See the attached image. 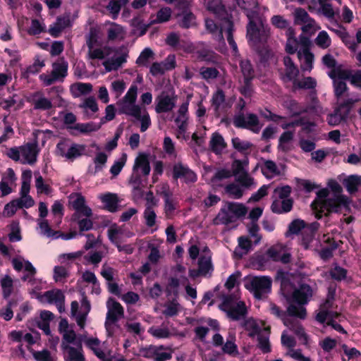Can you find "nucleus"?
<instances>
[{"label":"nucleus","mask_w":361,"mask_h":361,"mask_svg":"<svg viewBox=\"0 0 361 361\" xmlns=\"http://www.w3.org/2000/svg\"><path fill=\"white\" fill-rule=\"evenodd\" d=\"M277 279L280 281L281 290L289 303L286 310L288 316L305 319L307 311L304 306L312 297V287L299 283V279L288 272L278 271Z\"/></svg>","instance_id":"obj_1"},{"label":"nucleus","mask_w":361,"mask_h":361,"mask_svg":"<svg viewBox=\"0 0 361 361\" xmlns=\"http://www.w3.org/2000/svg\"><path fill=\"white\" fill-rule=\"evenodd\" d=\"M107 161V156L104 152H99L96 154L94 159V170L89 169V172L95 175L99 171H101Z\"/></svg>","instance_id":"obj_46"},{"label":"nucleus","mask_w":361,"mask_h":361,"mask_svg":"<svg viewBox=\"0 0 361 361\" xmlns=\"http://www.w3.org/2000/svg\"><path fill=\"white\" fill-rule=\"evenodd\" d=\"M70 202L77 212L82 214L86 217L92 216V209L85 204V199L80 194L71 195L70 196Z\"/></svg>","instance_id":"obj_18"},{"label":"nucleus","mask_w":361,"mask_h":361,"mask_svg":"<svg viewBox=\"0 0 361 361\" xmlns=\"http://www.w3.org/2000/svg\"><path fill=\"white\" fill-rule=\"evenodd\" d=\"M284 64V74L281 78L284 82H292L293 83L296 80L299 75V69L294 64L292 59L290 56H285L283 58Z\"/></svg>","instance_id":"obj_17"},{"label":"nucleus","mask_w":361,"mask_h":361,"mask_svg":"<svg viewBox=\"0 0 361 361\" xmlns=\"http://www.w3.org/2000/svg\"><path fill=\"white\" fill-rule=\"evenodd\" d=\"M44 66V61L41 60L39 56H36L34 63L22 72V77L28 78L31 75L38 73Z\"/></svg>","instance_id":"obj_34"},{"label":"nucleus","mask_w":361,"mask_h":361,"mask_svg":"<svg viewBox=\"0 0 361 361\" xmlns=\"http://www.w3.org/2000/svg\"><path fill=\"white\" fill-rule=\"evenodd\" d=\"M294 134L291 131L283 132L279 139L278 149L283 152H287L290 149L289 143L293 140Z\"/></svg>","instance_id":"obj_40"},{"label":"nucleus","mask_w":361,"mask_h":361,"mask_svg":"<svg viewBox=\"0 0 361 361\" xmlns=\"http://www.w3.org/2000/svg\"><path fill=\"white\" fill-rule=\"evenodd\" d=\"M31 102L35 110L47 111L53 106L51 100L46 98L40 92L32 94Z\"/></svg>","instance_id":"obj_21"},{"label":"nucleus","mask_w":361,"mask_h":361,"mask_svg":"<svg viewBox=\"0 0 361 361\" xmlns=\"http://www.w3.org/2000/svg\"><path fill=\"white\" fill-rule=\"evenodd\" d=\"M50 73H42L39 78L44 86H50L56 82H63L68 75V63L64 58H60L51 65Z\"/></svg>","instance_id":"obj_6"},{"label":"nucleus","mask_w":361,"mask_h":361,"mask_svg":"<svg viewBox=\"0 0 361 361\" xmlns=\"http://www.w3.org/2000/svg\"><path fill=\"white\" fill-rule=\"evenodd\" d=\"M343 184L350 194H353L358 190L361 185V176L357 174L350 175L343 180Z\"/></svg>","instance_id":"obj_28"},{"label":"nucleus","mask_w":361,"mask_h":361,"mask_svg":"<svg viewBox=\"0 0 361 361\" xmlns=\"http://www.w3.org/2000/svg\"><path fill=\"white\" fill-rule=\"evenodd\" d=\"M315 43L320 48L326 49L331 44V39L326 31H321L315 39Z\"/></svg>","instance_id":"obj_62"},{"label":"nucleus","mask_w":361,"mask_h":361,"mask_svg":"<svg viewBox=\"0 0 361 361\" xmlns=\"http://www.w3.org/2000/svg\"><path fill=\"white\" fill-rule=\"evenodd\" d=\"M233 123L236 128L247 129L254 133H259L262 127L258 116L252 113H238L234 116Z\"/></svg>","instance_id":"obj_9"},{"label":"nucleus","mask_w":361,"mask_h":361,"mask_svg":"<svg viewBox=\"0 0 361 361\" xmlns=\"http://www.w3.org/2000/svg\"><path fill=\"white\" fill-rule=\"evenodd\" d=\"M35 187L37 191V193H44L46 195H49L51 192V187L45 184L44 183V179L42 176L40 175L39 171L35 172Z\"/></svg>","instance_id":"obj_49"},{"label":"nucleus","mask_w":361,"mask_h":361,"mask_svg":"<svg viewBox=\"0 0 361 361\" xmlns=\"http://www.w3.org/2000/svg\"><path fill=\"white\" fill-rule=\"evenodd\" d=\"M133 171L148 177L151 171L148 154L145 153L139 154L135 159Z\"/></svg>","instance_id":"obj_19"},{"label":"nucleus","mask_w":361,"mask_h":361,"mask_svg":"<svg viewBox=\"0 0 361 361\" xmlns=\"http://www.w3.org/2000/svg\"><path fill=\"white\" fill-rule=\"evenodd\" d=\"M334 95L337 99H340L348 90L345 81L338 79H334L333 81Z\"/></svg>","instance_id":"obj_51"},{"label":"nucleus","mask_w":361,"mask_h":361,"mask_svg":"<svg viewBox=\"0 0 361 361\" xmlns=\"http://www.w3.org/2000/svg\"><path fill=\"white\" fill-rule=\"evenodd\" d=\"M251 247V241L248 238L240 236L238 238V246L235 249L234 254L239 257H242L248 252Z\"/></svg>","instance_id":"obj_38"},{"label":"nucleus","mask_w":361,"mask_h":361,"mask_svg":"<svg viewBox=\"0 0 361 361\" xmlns=\"http://www.w3.org/2000/svg\"><path fill=\"white\" fill-rule=\"evenodd\" d=\"M272 279L268 276H250L245 281V287L257 300L267 298L271 293Z\"/></svg>","instance_id":"obj_4"},{"label":"nucleus","mask_w":361,"mask_h":361,"mask_svg":"<svg viewBox=\"0 0 361 361\" xmlns=\"http://www.w3.org/2000/svg\"><path fill=\"white\" fill-rule=\"evenodd\" d=\"M32 355L36 361H56V356L51 355L48 350H32Z\"/></svg>","instance_id":"obj_55"},{"label":"nucleus","mask_w":361,"mask_h":361,"mask_svg":"<svg viewBox=\"0 0 361 361\" xmlns=\"http://www.w3.org/2000/svg\"><path fill=\"white\" fill-rule=\"evenodd\" d=\"M240 67L244 79H253L255 76V71L249 60H241L240 62Z\"/></svg>","instance_id":"obj_47"},{"label":"nucleus","mask_w":361,"mask_h":361,"mask_svg":"<svg viewBox=\"0 0 361 361\" xmlns=\"http://www.w3.org/2000/svg\"><path fill=\"white\" fill-rule=\"evenodd\" d=\"M269 308L270 312L277 318L281 319L283 321L284 325L286 320H290L291 319L287 317L286 312L282 310L279 306H277L274 302H269Z\"/></svg>","instance_id":"obj_63"},{"label":"nucleus","mask_w":361,"mask_h":361,"mask_svg":"<svg viewBox=\"0 0 361 361\" xmlns=\"http://www.w3.org/2000/svg\"><path fill=\"white\" fill-rule=\"evenodd\" d=\"M231 144L233 147L238 152L241 153L245 156H247L250 154L253 144L247 140H243L238 137H233L231 140Z\"/></svg>","instance_id":"obj_29"},{"label":"nucleus","mask_w":361,"mask_h":361,"mask_svg":"<svg viewBox=\"0 0 361 361\" xmlns=\"http://www.w3.org/2000/svg\"><path fill=\"white\" fill-rule=\"evenodd\" d=\"M61 348L66 352L65 361H85L81 345L78 348H75L63 342L61 343Z\"/></svg>","instance_id":"obj_24"},{"label":"nucleus","mask_w":361,"mask_h":361,"mask_svg":"<svg viewBox=\"0 0 361 361\" xmlns=\"http://www.w3.org/2000/svg\"><path fill=\"white\" fill-rule=\"evenodd\" d=\"M154 58V54L149 47L145 48L136 60L138 66L149 67L152 60Z\"/></svg>","instance_id":"obj_35"},{"label":"nucleus","mask_w":361,"mask_h":361,"mask_svg":"<svg viewBox=\"0 0 361 361\" xmlns=\"http://www.w3.org/2000/svg\"><path fill=\"white\" fill-rule=\"evenodd\" d=\"M285 106L290 113L291 116H298L306 111V110L302 109L299 106V104L294 99L287 101Z\"/></svg>","instance_id":"obj_59"},{"label":"nucleus","mask_w":361,"mask_h":361,"mask_svg":"<svg viewBox=\"0 0 361 361\" xmlns=\"http://www.w3.org/2000/svg\"><path fill=\"white\" fill-rule=\"evenodd\" d=\"M172 11L169 7H164L158 11L156 18L152 20L153 23H162L170 20Z\"/></svg>","instance_id":"obj_52"},{"label":"nucleus","mask_w":361,"mask_h":361,"mask_svg":"<svg viewBox=\"0 0 361 361\" xmlns=\"http://www.w3.org/2000/svg\"><path fill=\"white\" fill-rule=\"evenodd\" d=\"M41 301L54 304L60 313L65 312V295L59 289H52L44 293Z\"/></svg>","instance_id":"obj_14"},{"label":"nucleus","mask_w":361,"mask_h":361,"mask_svg":"<svg viewBox=\"0 0 361 361\" xmlns=\"http://www.w3.org/2000/svg\"><path fill=\"white\" fill-rule=\"evenodd\" d=\"M107 37L111 41L122 40L125 37V32L121 25L112 23L107 30Z\"/></svg>","instance_id":"obj_37"},{"label":"nucleus","mask_w":361,"mask_h":361,"mask_svg":"<svg viewBox=\"0 0 361 361\" xmlns=\"http://www.w3.org/2000/svg\"><path fill=\"white\" fill-rule=\"evenodd\" d=\"M148 332L156 338H169L173 334L166 326H152L149 329Z\"/></svg>","instance_id":"obj_43"},{"label":"nucleus","mask_w":361,"mask_h":361,"mask_svg":"<svg viewBox=\"0 0 361 361\" xmlns=\"http://www.w3.org/2000/svg\"><path fill=\"white\" fill-rule=\"evenodd\" d=\"M188 116L180 114H178L175 119V122L178 126V137H179L180 135L183 136L185 133L188 128Z\"/></svg>","instance_id":"obj_58"},{"label":"nucleus","mask_w":361,"mask_h":361,"mask_svg":"<svg viewBox=\"0 0 361 361\" xmlns=\"http://www.w3.org/2000/svg\"><path fill=\"white\" fill-rule=\"evenodd\" d=\"M172 177L174 180L181 179L185 183H195L197 175L187 165L181 162L175 163L172 169Z\"/></svg>","instance_id":"obj_12"},{"label":"nucleus","mask_w":361,"mask_h":361,"mask_svg":"<svg viewBox=\"0 0 361 361\" xmlns=\"http://www.w3.org/2000/svg\"><path fill=\"white\" fill-rule=\"evenodd\" d=\"M293 205V199H273L271 205L272 212L275 214H284L291 211Z\"/></svg>","instance_id":"obj_22"},{"label":"nucleus","mask_w":361,"mask_h":361,"mask_svg":"<svg viewBox=\"0 0 361 361\" xmlns=\"http://www.w3.org/2000/svg\"><path fill=\"white\" fill-rule=\"evenodd\" d=\"M328 185L334 192V195L325 200L321 207L327 209L329 212L334 213L341 212L343 209L349 210L351 200L347 196L341 195L343 188L341 185L336 180H331Z\"/></svg>","instance_id":"obj_2"},{"label":"nucleus","mask_w":361,"mask_h":361,"mask_svg":"<svg viewBox=\"0 0 361 361\" xmlns=\"http://www.w3.org/2000/svg\"><path fill=\"white\" fill-rule=\"evenodd\" d=\"M147 176L141 175L140 173L133 171L128 184L132 188L134 197L140 198L143 196V188L147 183Z\"/></svg>","instance_id":"obj_16"},{"label":"nucleus","mask_w":361,"mask_h":361,"mask_svg":"<svg viewBox=\"0 0 361 361\" xmlns=\"http://www.w3.org/2000/svg\"><path fill=\"white\" fill-rule=\"evenodd\" d=\"M193 53L200 61L212 65L220 63L221 56L204 43L198 44L194 48Z\"/></svg>","instance_id":"obj_10"},{"label":"nucleus","mask_w":361,"mask_h":361,"mask_svg":"<svg viewBox=\"0 0 361 361\" xmlns=\"http://www.w3.org/2000/svg\"><path fill=\"white\" fill-rule=\"evenodd\" d=\"M317 82L315 79L312 77H306L304 79L299 80L298 78L293 83V90H296L298 89H313L316 87Z\"/></svg>","instance_id":"obj_44"},{"label":"nucleus","mask_w":361,"mask_h":361,"mask_svg":"<svg viewBox=\"0 0 361 361\" xmlns=\"http://www.w3.org/2000/svg\"><path fill=\"white\" fill-rule=\"evenodd\" d=\"M79 304L77 301H73L71 305V316L75 318L77 324L81 329H83L85 326V322L89 314L91 305L90 302L86 298H83L82 300V308L78 312Z\"/></svg>","instance_id":"obj_11"},{"label":"nucleus","mask_w":361,"mask_h":361,"mask_svg":"<svg viewBox=\"0 0 361 361\" xmlns=\"http://www.w3.org/2000/svg\"><path fill=\"white\" fill-rule=\"evenodd\" d=\"M226 96L224 91L218 89L212 95V104L214 107V110L218 111L221 106L225 102Z\"/></svg>","instance_id":"obj_54"},{"label":"nucleus","mask_w":361,"mask_h":361,"mask_svg":"<svg viewBox=\"0 0 361 361\" xmlns=\"http://www.w3.org/2000/svg\"><path fill=\"white\" fill-rule=\"evenodd\" d=\"M305 226L306 223L303 220L295 219L288 225L286 235L288 237L290 235H298L300 231H305Z\"/></svg>","instance_id":"obj_45"},{"label":"nucleus","mask_w":361,"mask_h":361,"mask_svg":"<svg viewBox=\"0 0 361 361\" xmlns=\"http://www.w3.org/2000/svg\"><path fill=\"white\" fill-rule=\"evenodd\" d=\"M198 269L202 273V276H211L214 267L210 255H201L197 261Z\"/></svg>","instance_id":"obj_26"},{"label":"nucleus","mask_w":361,"mask_h":361,"mask_svg":"<svg viewBox=\"0 0 361 361\" xmlns=\"http://www.w3.org/2000/svg\"><path fill=\"white\" fill-rule=\"evenodd\" d=\"M200 75L206 80L216 79L219 75V71L214 67H202L200 69Z\"/></svg>","instance_id":"obj_56"},{"label":"nucleus","mask_w":361,"mask_h":361,"mask_svg":"<svg viewBox=\"0 0 361 361\" xmlns=\"http://www.w3.org/2000/svg\"><path fill=\"white\" fill-rule=\"evenodd\" d=\"M1 288L4 299H8L13 290V281L8 275H5L1 279Z\"/></svg>","instance_id":"obj_39"},{"label":"nucleus","mask_w":361,"mask_h":361,"mask_svg":"<svg viewBox=\"0 0 361 361\" xmlns=\"http://www.w3.org/2000/svg\"><path fill=\"white\" fill-rule=\"evenodd\" d=\"M294 20L296 24H302L313 20L311 18L308 13L303 8H299L295 9L294 12Z\"/></svg>","instance_id":"obj_60"},{"label":"nucleus","mask_w":361,"mask_h":361,"mask_svg":"<svg viewBox=\"0 0 361 361\" xmlns=\"http://www.w3.org/2000/svg\"><path fill=\"white\" fill-rule=\"evenodd\" d=\"M21 160L23 164L32 165L37 161L39 148L37 142H27L20 147Z\"/></svg>","instance_id":"obj_15"},{"label":"nucleus","mask_w":361,"mask_h":361,"mask_svg":"<svg viewBox=\"0 0 361 361\" xmlns=\"http://www.w3.org/2000/svg\"><path fill=\"white\" fill-rule=\"evenodd\" d=\"M99 39V30L96 27H90L88 34L86 35V44L88 49L93 48L97 45Z\"/></svg>","instance_id":"obj_61"},{"label":"nucleus","mask_w":361,"mask_h":361,"mask_svg":"<svg viewBox=\"0 0 361 361\" xmlns=\"http://www.w3.org/2000/svg\"><path fill=\"white\" fill-rule=\"evenodd\" d=\"M233 295H226L223 298L219 309L226 313L227 317L233 321L244 319L247 314V310L244 302H235Z\"/></svg>","instance_id":"obj_5"},{"label":"nucleus","mask_w":361,"mask_h":361,"mask_svg":"<svg viewBox=\"0 0 361 361\" xmlns=\"http://www.w3.org/2000/svg\"><path fill=\"white\" fill-rule=\"evenodd\" d=\"M127 54H123L118 56L113 57L102 63L106 72L118 70L123 63L126 61Z\"/></svg>","instance_id":"obj_31"},{"label":"nucleus","mask_w":361,"mask_h":361,"mask_svg":"<svg viewBox=\"0 0 361 361\" xmlns=\"http://www.w3.org/2000/svg\"><path fill=\"white\" fill-rule=\"evenodd\" d=\"M176 96L173 93L162 92L156 98L155 111L157 113H166L173 110L176 106Z\"/></svg>","instance_id":"obj_13"},{"label":"nucleus","mask_w":361,"mask_h":361,"mask_svg":"<svg viewBox=\"0 0 361 361\" xmlns=\"http://www.w3.org/2000/svg\"><path fill=\"white\" fill-rule=\"evenodd\" d=\"M235 336L229 334L226 342L222 345V351L229 355L235 356L238 355V346L235 343Z\"/></svg>","instance_id":"obj_42"},{"label":"nucleus","mask_w":361,"mask_h":361,"mask_svg":"<svg viewBox=\"0 0 361 361\" xmlns=\"http://www.w3.org/2000/svg\"><path fill=\"white\" fill-rule=\"evenodd\" d=\"M285 326L289 328L295 334H296L300 341L304 345L308 344V336L305 332V329L302 326L294 319L285 321Z\"/></svg>","instance_id":"obj_23"},{"label":"nucleus","mask_w":361,"mask_h":361,"mask_svg":"<svg viewBox=\"0 0 361 361\" xmlns=\"http://www.w3.org/2000/svg\"><path fill=\"white\" fill-rule=\"evenodd\" d=\"M247 212V208L243 204L228 202L220 209L213 223L215 225H227L245 216Z\"/></svg>","instance_id":"obj_3"},{"label":"nucleus","mask_w":361,"mask_h":361,"mask_svg":"<svg viewBox=\"0 0 361 361\" xmlns=\"http://www.w3.org/2000/svg\"><path fill=\"white\" fill-rule=\"evenodd\" d=\"M359 101H360V99L357 97L348 98L345 99L343 102L338 104L337 107L341 111H343V113L346 114V115L348 116L355 104L358 102Z\"/></svg>","instance_id":"obj_53"},{"label":"nucleus","mask_w":361,"mask_h":361,"mask_svg":"<svg viewBox=\"0 0 361 361\" xmlns=\"http://www.w3.org/2000/svg\"><path fill=\"white\" fill-rule=\"evenodd\" d=\"M298 57L300 60L304 59V65L301 66L302 71H310L313 67L314 55L309 48L302 49L298 51Z\"/></svg>","instance_id":"obj_32"},{"label":"nucleus","mask_w":361,"mask_h":361,"mask_svg":"<svg viewBox=\"0 0 361 361\" xmlns=\"http://www.w3.org/2000/svg\"><path fill=\"white\" fill-rule=\"evenodd\" d=\"M292 189L289 185H284L282 187H277L274 190V194L272 196L273 199H291L290 197Z\"/></svg>","instance_id":"obj_50"},{"label":"nucleus","mask_w":361,"mask_h":361,"mask_svg":"<svg viewBox=\"0 0 361 361\" xmlns=\"http://www.w3.org/2000/svg\"><path fill=\"white\" fill-rule=\"evenodd\" d=\"M209 147L216 154H220L226 147L224 137L219 133H214L209 141Z\"/></svg>","instance_id":"obj_30"},{"label":"nucleus","mask_w":361,"mask_h":361,"mask_svg":"<svg viewBox=\"0 0 361 361\" xmlns=\"http://www.w3.org/2000/svg\"><path fill=\"white\" fill-rule=\"evenodd\" d=\"M46 32V26L37 19H32L31 25L27 30L30 35H37Z\"/></svg>","instance_id":"obj_57"},{"label":"nucleus","mask_w":361,"mask_h":361,"mask_svg":"<svg viewBox=\"0 0 361 361\" xmlns=\"http://www.w3.org/2000/svg\"><path fill=\"white\" fill-rule=\"evenodd\" d=\"M100 200L104 205V208L110 212H115L118 207V198L117 195L108 192L100 196Z\"/></svg>","instance_id":"obj_27"},{"label":"nucleus","mask_w":361,"mask_h":361,"mask_svg":"<svg viewBox=\"0 0 361 361\" xmlns=\"http://www.w3.org/2000/svg\"><path fill=\"white\" fill-rule=\"evenodd\" d=\"M195 17L190 11L183 13L181 20L179 23V25L183 28H189L195 25Z\"/></svg>","instance_id":"obj_64"},{"label":"nucleus","mask_w":361,"mask_h":361,"mask_svg":"<svg viewBox=\"0 0 361 361\" xmlns=\"http://www.w3.org/2000/svg\"><path fill=\"white\" fill-rule=\"evenodd\" d=\"M85 151V146L75 143L69 139H62L56 145L55 154L66 160L73 161L81 157Z\"/></svg>","instance_id":"obj_7"},{"label":"nucleus","mask_w":361,"mask_h":361,"mask_svg":"<svg viewBox=\"0 0 361 361\" xmlns=\"http://www.w3.org/2000/svg\"><path fill=\"white\" fill-rule=\"evenodd\" d=\"M127 2V0H109L106 8L112 14L113 18H116L122 6H124Z\"/></svg>","instance_id":"obj_48"},{"label":"nucleus","mask_w":361,"mask_h":361,"mask_svg":"<svg viewBox=\"0 0 361 361\" xmlns=\"http://www.w3.org/2000/svg\"><path fill=\"white\" fill-rule=\"evenodd\" d=\"M108 309L105 328L109 336L113 335L114 325L124 316V310L121 305L114 298H109L106 302Z\"/></svg>","instance_id":"obj_8"},{"label":"nucleus","mask_w":361,"mask_h":361,"mask_svg":"<svg viewBox=\"0 0 361 361\" xmlns=\"http://www.w3.org/2000/svg\"><path fill=\"white\" fill-rule=\"evenodd\" d=\"M101 126L100 123H95L94 122H89L87 123H76L73 126H68V129L76 130L81 133H89L98 130Z\"/></svg>","instance_id":"obj_33"},{"label":"nucleus","mask_w":361,"mask_h":361,"mask_svg":"<svg viewBox=\"0 0 361 361\" xmlns=\"http://www.w3.org/2000/svg\"><path fill=\"white\" fill-rule=\"evenodd\" d=\"M269 336V331L267 329H264L262 331H260L257 336V346L264 353H267L271 351Z\"/></svg>","instance_id":"obj_36"},{"label":"nucleus","mask_w":361,"mask_h":361,"mask_svg":"<svg viewBox=\"0 0 361 361\" xmlns=\"http://www.w3.org/2000/svg\"><path fill=\"white\" fill-rule=\"evenodd\" d=\"M257 13V12H248L246 13L247 18L249 19V23L247 25V37L249 41H256L257 35H259V32L261 29V25L258 26L257 23L254 21V17Z\"/></svg>","instance_id":"obj_25"},{"label":"nucleus","mask_w":361,"mask_h":361,"mask_svg":"<svg viewBox=\"0 0 361 361\" xmlns=\"http://www.w3.org/2000/svg\"><path fill=\"white\" fill-rule=\"evenodd\" d=\"M348 118L346 114L336 107L332 114L327 117V122L330 126H335L339 125L342 121Z\"/></svg>","instance_id":"obj_41"},{"label":"nucleus","mask_w":361,"mask_h":361,"mask_svg":"<svg viewBox=\"0 0 361 361\" xmlns=\"http://www.w3.org/2000/svg\"><path fill=\"white\" fill-rule=\"evenodd\" d=\"M118 113L123 114L133 117L140 116L141 113V108L135 104V102L121 100L118 102Z\"/></svg>","instance_id":"obj_20"}]
</instances>
